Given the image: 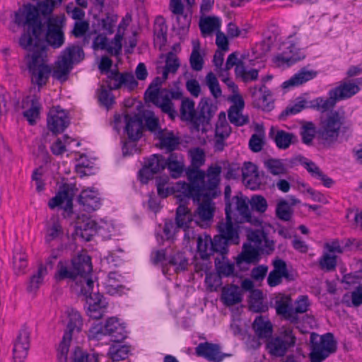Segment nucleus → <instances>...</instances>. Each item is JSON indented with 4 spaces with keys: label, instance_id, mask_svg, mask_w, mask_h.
Listing matches in <instances>:
<instances>
[{
    "label": "nucleus",
    "instance_id": "473e14b6",
    "mask_svg": "<svg viewBox=\"0 0 362 362\" xmlns=\"http://www.w3.org/2000/svg\"><path fill=\"white\" fill-rule=\"evenodd\" d=\"M168 26L163 17L158 16L156 18L153 32L154 42L160 49L165 45L167 41Z\"/></svg>",
    "mask_w": 362,
    "mask_h": 362
},
{
    "label": "nucleus",
    "instance_id": "aec40b11",
    "mask_svg": "<svg viewBox=\"0 0 362 362\" xmlns=\"http://www.w3.org/2000/svg\"><path fill=\"white\" fill-rule=\"evenodd\" d=\"M269 134L274 141L278 148L281 150L288 149L291 145L298 142V137L295 134L276 129L274 127L270 128Z\"/></svg>",
    "mask_w": 362,
    "mask_h": 362
},
{
    "label": "nucleus",
    "instance_id": "c9c22d12",
    "mask_svg": "<svg viewBox=\"0 0 362 362\" xmlns=\"http://www.w3.org/2000/svg\"><path fill=\"white\" fill-rule=\"evenodd\" d=\"M199 112L197 114V119L195 124L208 123L214 115L216 107L209 103L206 100H202L199 105Z\"/></svg>",
    "mask_w": 362,
    "mask_h": 362
},
{
    "label": "nucleus",
    "instance_id": "b1692460",
    "mask_svg": "<svg viewBox=\"0 0 362 362\" xmlns=\"http://www.w3.org/2000/svg\"><path fill=\"white\" fill-rule=\"evenodd\" d=\"M234 105L228 110V119L230 122L236 126H243L249 122L247 116L242 114L245 103L243 98L237 94L233 96Z\"/></svg>",
    "mask_w": 362,
    "mask_h": 362
},
{
    "label": "nucleus",
    "instance_id": "e2e57ef3",
    "mask_svg": "<svg viewBox=\"0 0 362 362\" xmlns=\"http://www.w3.org/2000/svg\"><path fill=\"white\" fill-rule=\"evenodd\" d=\"M250 206L252 210L259 213H264L268 207L266 199L261 195H254L250 200Z\"/></svg>",
    "mask_w": 362,
    "mask_h": 362
},
{
    "label": "nucleus",
    "instance_id": "5701e85b",
    "mask_svg": "<svg viewBox=\"0 0 362 362\" xmlns=\"http://www.w3.org/2000/svg\"><path fill=\"white\" fill-rule=\"evenodd\" d=\"M30 347V334L26 330L19 332L13 346V360L15 362H23L28 356Z\"/></svg>",
    "mask_w": 362,
    "mask_h": 362
},
{
    "label": "nucleus",
    "instance_id": "a211bd4d",
    "mask_svg": "<svg viewBox=\"0 0 362 362\" xmlns=\"http://www.w3.org/2000/svg\"><path fill=\"white\" fill-rule=\"evenodd\" d=\"M214 206L209 199L203 200L198 206L194 214V222L202 228L209 226L214 217Z\"/></svg>",
    "mask_w": 362,
    "mask_h": 362
},
{
    "label": "nucleus",
    "instance_id": "8fccbe9b",
    "mask_svg": "<svg viewBox=\"0 0 362 362\" xmlns=\"http://www.w3.org/2000/svg\"><path fill=\"white\" fill-rule=\"evenodd\" d=\"M221 21L217 17H206L199 22V28L203 34L206 36L210 35L216 30L219 29Z\"/></svg>",
    "mask_w": 362,
    "mask_h": 362
},
{
    "label": "nucleus",
    "instance_id": "864d4df0",
    "mask_svg": "<svg viewBox=\"0 0 362 362\" xmlns=\"http://www.w3.org/2000/svg\"><path fill=\"white\" fill-rule=\"evenodd\" d=\"M129 347L124 345L115 344L110 346L108 355L113 361H119L128 358Z\"/></svg>",
    "mask_w": 362,
    "mask_h": 362
},
{
    "label": "nucleus",
    "instance_id": "6e6552de",
    "mask_svg": "<svg viewBox=\"0 0 362 362\" xmlns=\"http://www.w3.org/2000/svg\"><path fill=\"white\" fill-rule=\"evenodd\" d=\"M86 286L83 285L80 289L81 293L84 296L89 304L87 313L90 317L95 320L103 317L105 306L102 303V296L99 293L98 287H95L93 279H85Z\"/></svg>",
    "mask_w": 362,
    "mask_h": 362
},
{
    "label": "nucleus",
    "instance_id": "338daca9",
    "mask_svg": "<svg viewBox=\"0 0 362 362\" xmlns=\"http://www.w3.org/2000/svg\"><path fill=\"white\" fill-rule=\"evenodd\" d=\"M349 296L345 295L343 298V302L346 303L348 306L352 305L354 307H358L362 304V287H357L354 291L351 292V303L348 300Z\"/></svg>",
    "mask_w": 362,
    "mask_h": 362
},
{
    "label": "nucleus",
    "instance_id": "c03bdc74",
    "mask_svg": "<svg viewBox=\"0 0 362 362\" xmlns=\"http://www.w3.org/2000/svg\"><path fill=\"white\" fill-rule=\"evenodd\" d=\"M360 90L358 85L352 83H344L333 89L334 93L339 100L348 98L355 95Z\"/></svg>",
    "mask_w": 362,
    "mask_h": 362
},
{
    "label": "nucleus",
    "instance_id": "412c9836",
    "mask_svg": "<svg viewBox=\"0 0 362 362\" xmlns=\"http://www.w3.org/2000/svg\"><path fill=\"white\" fill-rule=\"evenodd\" d=\"M195 353L198 356L204 357L209 361H218V362H221L224 357L230 356L222 354L218 344L209 342L200 343L196 347Z\"/></svg>",
    "mask_w": 362,
    "mask_h": 362
},
{
    "label": "nucleus",
    "instance_id": "4c0bfd02",
    "mask_svg": "<svg viewBox=\"0 0 362 362\" xmlns=\"http://www.w3.org/2000/svg\"><path fill=\"white\" fill-rule=\"evenodd\" d=\"M255 133L251 136L249 146L253 152H259L264 145L265 134L262 124H257L255 127Z\"/></svg>",
    "mask_w": 362,
    "mask_h": 362
},
{
    "label": "nucleus",
    "instance_id": "f8f14e48",
    "mask_svg": "<svg viewBox=\"0 0 362 362\" xmlns=\"http://www.w3.org/2000/svg\"><path fill=\"white\" fill-rule=\"evenodd\" d=\"M241 177L243 184L252 190L262 189L266 183V177L258 171L257 166L252 162H245L241 168Z\"/></svg>",
    "mask_w": 362,
    "mask_h": 362
},
{
    "label": "nucleus",
    "instance_id": "cd10ccee",
    "mask_svg": "<svg viewBox=\"0 0 362 362\" xmlns=\"http://www.w3.org/2000/svg\"><path fill=\"white\" fill-rule=\"evenodd\" d=\"M168 169L173 178H177L181 176L184 171L185 163L184 157L182 154L172 153L166 160Z\"/></svg>",
    "mask_w": 362,
    "mask_h": 362
},
{
    "label": "nucleus",
    "instance_id": "20e7f679",
    "mask_svg": "<svg viewBox=\"0 0 362 362\" xmlns=\"http://www.w3.org/2000/svg\"><path fill=\"white\" fill-rule=\"evenodd\" d=\"M62 322L66 323V329L57 350V359L58 362H67L68 348L73 336L81 331L83 320L77 310L68 308L62 316Z\"/></svg>",
    "mask_w": 362,
    "mask_h": 362
},
{
    "label": "nucleus",
    "instance_id": "2eb2a0df",
    "mask_svg": "<svg viewBox=\"0 0 362 362\" xmlns=\"http://www.w3.org/2000/svg\"><path fill=\"white\" fill-rule=\"evenodd\" d=\"M72 267L74 269L78 279L76 285L82 288L83 285L86 286L85 279H92L89 274L92 272V264L90 257L86 254H81L72 259Z\"/></svg>",
    "mask_w": 362,
    "mask_h": 362
},
{
    "label": "nucleus",
    "instance_id": "39448f33",
    "mask_svg": "<svg viewBox=\"0 0 362 362\" xmlns=\"http://www.w3.org/2000/svg\"><path fill=\"white\" fill-rule=\"evenodd\" d=\"M218 230L219 235L214 236L210 241L209 251L217 253V257L221 258L222 256L226 257L229 243H239V235L238 229L233 223L220 222Z\"/></svg>",
    "mask_w": 362,
    "mask_h": 362
},
{
    "label": "nucleus",
    "instance_id": "bb28decb",
    "mask_svg": "<svg viewBox=\"0 0 362 362\" xmlns=\"http://www.w3.org/2000/svg\"><path fill=\"white\" fill-rule=\"evenodd\" d=\"M105 331L110 340L114 342H121L127 337L124 327L115 317H110L107 320Z\"/></svg>",
    "mask_w": 362,
    "mask_h": 362
},
{
    "label": "nucleus",
    "instance_id": "4468645a",
    "mask_svg": "<svg viewBox=\"0 0 362 362\" xmlns=\"http://www.w3.org/2000/svg\"><path fill=\"white\" fill-rule=\"evenodd\" d=\"M295 339L292 331L286 329L281 336L272 339L267 344V348L272 355L282 356L288 348L294 345Z\"/></svg>",
    "mask_w": 362,
    "mask_h": 362
},
{
    "label": "nucleus",
    "instance_id": "774afa93",
    "mask_svg": "<svg viewBox=\"0 0 362 362\" xmlns=\"http://www.w3.org/2000/svg\"><path fill=\"white\" fill-rule=\"evenodd\" d=\"M320 265L322 269L327 271L334 269L337 265L336 256L329 253L324 254L320 259Z\"/></svg>",
    "mask_w": 362,
    "mask_h": 362
},
{
    "label": "nucleus",
    "instance_id": "4be33fe9",
    "mask_svg": "<svg viewBox=\"0 0 362 362\" xmlns=\"http://www.w3.org/2000/svg\"><path fill=\"white\" fill-rule=\"evenodd\" d=\"M274 308L278 315H282L292 322H297L298 318L294 315L291 298L289 296L278 294L274 298Z\"/></svg>",
    "mask_w": 362,
    "mask_h": 362
},
{
    "label": "nucleus",
    "instance_id": "393cba45",
    "mask_svg": "<svg viewBox=\"0 0 362 362\" xmlns=\"http://www.w3.org/2000/svg\"><path fill=\"white\" fill-rule=\"evenodd\" d=\"M23 116L30 125L36 123L40 117V104L36 95L28 96L23 100Z\"/></svg>",
    "mask_w": 362,
    "mask_h": 362
},
{
    "label": "nucleus",
    "instance_id": "bf43d9fd",
    "mask_svg": "<svg viewBox=\"0 0 362 362\" xmlns=\"http://www.w3.org/2000/svg\"><path fill=\"white\" fill-rule=\"evenodd\" d=\"M315 124L312 122H305L300 128V135L304 144L310 145L317 134Z\"/></svg>",
    "mask_w": 362,
    "mask_h": 362
},
{
    "label": "nucleus",
    "instance_id": "680f3d73",
    "mask_svg": "<svg viewBox=\"0 0 362 362\" xmlns=\"http://www.w3.org/2000/svg\"><path fill=\"white\" fill-rule=\"evenodd\" d=\"M329 98L327 99L320 98L316 100L317 107L322 111H327L332 108L335 105L337 100H339L337 96L334 93L333 90L329 91Z\"/></svg>",
    "mask_w": 362,
    "mask_h": 362
},
{
    "label": "nucleus",
    "instance_id": "69168bd1",
    "mask_svg": "<svg viewBox=\"0 0 362 362\" xmlns=\"http://www.w3.org/2000/svg\"><path fill=\"white\" fill-rule=\"evenodd\" d=\"M166 250L155 251L151 255V261L154 264H161L163 272L165 273V267H168V257Z\"/></svg>",
    "mask_w": 362,
    "mask_h": 362
},
{
    "label": "nucleus",
    "instance_id": "c756f323",
    "mask_svg": "<svg viewBox=\"0 0 362 362\" xmlns=\"http://www.w3.org/2000/svg\"><path fill=\"white\" fill-rule=\"evenodd\" d=\"M180 100H182L180 108V119L196 123L197 112L194 107V102L189 98L182 97Z\"/></svg>",
    "mask_w": 362,
    "mask_h": 362
},
{
    "label": "nucleus",
    "instance_id": "f03ea898",
    "mask_svg": "<svg viewBox=\"0 0 362 362\" xmlns=\"http://www.w3.org/2000/svg\"><path fill=\"white\" fill-rule=\"evenodd\" d=\"M222 168L218 164L210 165L206 172L190 170L188 173L189 183L184 182L182 189L192 197L194 201L200 202L207 191L215 189L220 184Z\"/></svg>",
    "mask_w": 362,
    "mask_h": 362
},
{
    "label": "nucleus",
    "instance_id": "9d476101",
    "mask_svg": "<svg viewBox=\"0 0 362 362\" xmlns=\"http://www.w3.org/2000/svg\"><path fill=\"white\" fill-rule=\"evenodd\" d=\"M312 351L310 353L311 362H322L331 353L335 351V342L332 334L327 333L320 336L312 333L310 335Z\"/></svg>",
    "mask_w": 362,
    "mask_h": 362
},
{
    "label": "nucleus",
    "instance_id": "603ef678",
    "mask_svg": "<svg viewBox=\"0 0 362 362\" xmlns=\"http://www.w3.org/2000/svg\"><path fill=\"white\" fill-rule=\"evenodd\" d=\"M51 221V225L47 227L45 236L47 243H50L52 241L60 238L63 235L62 227L59 221V218L54 217L52 218Z\"/></svg>",
    "mask_w": 362,
    "mask_h": 362
},
{
    "label": "nucleus",
    "instance_id": "7c9ffc66",
    "mask_svg": "<svg viewBox=\"0 0 362 362\" xmlns=\"http://www.w3.org/2000/svg\"><path fill=\"white\" fill-rule=\"evenodd\" d=\"M259 248L251 245L244 244L243 252L236 258V265L240 269L243 264H248L256 262L259 255Z\"/></svg>",
    "mask_w": 362,
    "mask_h": 362
},
{
    "label": "nucleus",
    "instance_id": "37998d69",
    "mask_svg": "<svg viewBox=\"0 0 362 362\" xmlns=\"http://www.w3.org/2000/svg\"><path fill=\"white\" fill-rule=\"evenodd\" d=\"M187 259L182 252H177L168 257V266L173 267L175 272L187 269Z\"/></svg>",
    "mask_w": 362,
    "mask_h": 362
},
{
    "label": "nucleus",
    "instance_id": "49530a36",
    "mask_svg": "<svg viewBox=\"0 0 362 362\" xmlns=\"http://www.w3.org/2000/svg\"><path fill=\"white\" fill-rule=\"evenodd\" d=\"M48 205L51 209L56 206L64 207L66 209L70 208L72 203L69 192L65 189L59 191L54 197L49 200Z\"/></svg>",
    "mask_w": 362,
    "mask_h": 362
},
{
    "label": "nucleus",
    "instance_id": "a18cd8bd",
    "mask_svg": "<svg viewBox=\"0 0 362 362\" xmlns=\"http://www.w3.org/2000/svg\"><path fill=\"white\" fill-rule=\"evenodd\" d=\"M47 274V269L40 264L36 273L30 279L28 291L30 293H35L43 282L44 277Z\"/></svg>",
    "mask_w": 362,
    "mask_h": 362
},
{
    "label": "nucleus",
    "instance_id": "6ab92c4d",
    "mask_svg": "<svg viewBox=\"0 0 362 362\" xmlns=\"http://www.w3.org/2000/svg\"><path fill=\"white\" fill-rule=\"evenodd\" d=\"M69 118L64 110L53 107L47 117L48 129L54 134L62 132L69 125Z\"/></svg>",
    "mask_w": 362,
    "mask_h": 362
},
{
    "label": "nucleus",
    "instance_id": "c85d7f7f",
    "mask_svg": "<svg viewBox=\"0 0 362 362\" xmlns=\"http://www.w3.org/2000/svg\"><path fill=\"white\" fill-rule=\"evenodd\" d=\"M215 267L219 279L238 276L235 264L230 262L226 257L222 256L221 258L216 257L215 258Z\"/></svg>",
    "mask_w": 362,
    "mask_h": 362
},
{
    "label": "nucleus",
    "instance_id": "f3484780",
    "mask_svg": "<svg viewBox=\"0 0 362 362\" xmlns=\"http://www.w3.org/2000/svg\"><path fill=\"white\" fill-rule=\"evenodd\" d=\"M250 93L252 98L253 105L264 111H270L274 105L271 92L267 89L264 85L259 88L253 87L250 88Z\"/></svg>",
    "mask_w": 362,
    "mask_h": 362
},
{
    "label": "nucleus",
    "instance_id": "5fc2aeb1",
    "mask_svg": "<svg viewBox=\"0 0 362 362\" xmlns=\"http://www.w3.org/2000/svg\"><path fill=\"white\" fill-rule=\"evenodd\" d=\"M235 75L240 77L244 82L247 83L249 81L257 80L259 71L255 69L247 70L244 64H239L235 69Z\"/></svg>",
    "mask_w": 362,
    "mask_h": 362
},
{
    "label": "nucleus",
    "instance_id": "ea45409f",
    "mask_svg": "<svg viewBox=\"0 0 362 362\" xmlns=\"http://www.w3.org/2000/svg\"><path fill=\"white\" fill-rule=\"evenodd\" d=\"M231 132V129L226 120L225 113L220 114L219 119L216 127V136L218 138L216 146L222 144L223 139L227 138Z\"/></svg>",
    "mask_w": 362,
    "mask_h": 362
},
{
    "label": "nucleus",
    "instance_id": "0e129e2a",
    "mask_svg": "<svg viewBox=\"0 0 362 362\" xmlns=\"http://www.w3.org/2000/svg\"><path fill=\"white\" fill-rule=\"evenodd\" d=\"M122 74L117 71H111L107 76L106 81L107 87L110 90L118 89L122 87Z\"/></svg>",
    "mask_w": 362,
    "mask_h": 362
},
{
    "label": "nucleus",
    "instance_id": "de8ad7c7",
    "mask_svg": "<svg viewBox=\"0 0 362 362\" xmlns=\"http://www.w3.org/2000/svg\"><path fill=\"white\" fill-rule=\"evenodd\" d=\"M159 140L161 148H165L168 151H172L176 148L179 144V139L176 137L173 132H160Z\"/></svg>",
    "mask_w": 362,
    "mask_h": 362
},
{
    "label": "nucleus",
    "instance_id": "72a5a7b5",
    "mask_svg": "<svg viewBox=\"0 0 362 362\" xmlns=\"http://www.w3.org/2000/svg\"><path fill=\"white\" fill-rule=\"evenodd\" d=\"M252 327L259 339H268L272 336V325L262 316H259L255 320Z\"/></svg>",
    "mask_w": 362,
    "mask_h": 362
},
{
    "label": "nucleus",
    "instance_id": "0eeeda50",
    "mask_svg": "<svg viewBox=\"0 0 362 362\" xmlns=\"http://www.w3.org/2000/svg\"><path fill=\"white\" fill-rule=\"evenodd\" d=\"M84 57L83 49L78 46L66 47L61 54L53 69L52 76L61 81L66 80L74 63H78Z\"/></svg>",
    "mask_w": 362,
    "mask_h": 362
},
{
    "label": "nucleus",
    "instance_id": "423d86ee",
    "mask_svg": "<svg viewBox=\"0 0 362 362\" xmlns=\"http://www.w3.org/2000/svg\"><path fill=\"white\" fill-rule=\"evenodd\" d=\"M226 221L233 223L232 220L237 221L238 216L240 222H247L254 226H259L261 221L259 218L251 214L247 204V198L239 192L233 197L231 201L226 203Z\"/></svg>",
    "mask_w": 362,
    "mask_h": 362
},
{
    "label": "nucleus",
    "instance_id": "052dcab7",
    "mask_svg": "<svg viewBox=\"0 0 362 362\" xmlns=\"http://www.w3.org/2000/svg\"><path fill=\"white\" fill-rule=\"evenodd\" d=\"M205 81L212 95L215 98H219L222 92L216 75L211 71L208 73L206 76Z\"/></svg>",
    "mask_w": 362,
    "mask_h": 362
},
{
    "label": "nucleus",
    "instance_id": "79ce46f5",
    "mask_svg": "<svg viewBox=\"0 0 362 362\" xmlns=\"http://www.w3.org/2000/svg\"><path fill=\"white\" fill-rule=\"evenodd\" d=\"M169 8L171 12L177 16V21L180 22L181 19H184L182 24V28H186L190 24V19L187 14L184 13V5L182 0H170Z\"/></svg>",
    "mask_w": 362,
    "mask_h": 362
},
{
    "label": "nucleus",
    "instance_id": "9b49d317",
    "mask_svg": "<svg viewBox=\"0 0 362 362\" xmlns=\"http://www.w3.org/2000/svg\"><path fill=\"white\" fill-rule=\"evenodd\" d=\"M64 16H52L47 21L45 40L53 48H59L64 43Z\"/></svg>",
    "mask_w": 362,
    "mask_h": 362
},
{
    "label": "nucleus",
    "instance_id": "a878e982",
    "mask_svg": "<svg viewBox=\"0 0 362 362\" xmlns=\"http://www.w3.org/2000/svg\"><path fill=\"white\" fill-rule=\"evenodd\" d=\"M98 195V192L93 188L83 189L78 201L85 211L91 212L98 209L100 205V199Z\"/></svg>",
    "mask_w": 362,
    "mask_h": 362
},
{
    "label": "nucleus",
    "instance_id": "a19ab883",
    "mask_svg": "<svg viewBox=\"0 0 362 362\" xmlns=\"http://www.w3.org/2000/svg\"><path fill=\"white\" fill-rule=\"evenodd\" d=\"M189 154L191 158V165L186 170L187 177L190 170H201L199 168L203 165L205 162L204 151L199 148L191 149L189 151Z\"/></svg>",
    "mask_w": 362,
    "mask_h": 362
},
{
    "label": "nucleus",
    "instance_id": "2f4dec72",
    "mask_svg": "<svg viewBox=\"0 0 362 362\" xmlns=\"http://www.w3.org/2000/svg\"><path fill=\"white\" fill-rule=\"evenodd\" d=\"M221 300L227 306H232L242 301L241 292L236 286L223 287L222 290Z\"/></svg>",
    "mask_w": 362,
    "mask_h": 362
},
{
    "label": "nucleus",
    "instance_id": "f257e3e1",
    "mask_svg": "<svg viewBox=\"0 0 362 362\" xmlns=\"http://www.w3.org/2000/svg\"><path fill=\"white\" fill-rule=\"evenodd\" d=\"M55 6L57 5L52 1L45 0L38 4L37 8L30 4L25 5L14 14V23L23 27L25 31L20 37L19 44L29 51L25 57V62L32 83L39 87L47 83L52 71L50 66L46 64L45 47L37 44V40L42 30L40 13L43 16L49 15Z\"/></svg>",
    "mask_w": 362,
    "mask_h": 362
},
{
    "label": "nucleus",
    "instance_id": "7ed1b4c3",
    "mask_svg": "<svg viewBox=\"0 0 362 362\" xmlns=\"http://www.w3.org/2000/svg\"><path fill=\"white\" fill-rule=\"evenodd\" d=\"M163 79L156 77L151 82L146 90L145 97L150 102L160 108L163 112L167 114L171 119L177 116V112L172 100H179L182 98V93L177 90H160Z\"/></svg>",
    "mask_w": 362,
    "mask_h": 362
},
{
    "label": "nucleus",
    "instance_id": "13d9d810",
    "mask_svg": "<svg viewBox=\"0 0 362 362\" xmlns=\"http://www.w3.org/2000/svg\"><path fill=\"white\" fill-rule=\"evenodd\" d=\"M305 165L307 170L313 176L320 179L325 187H329L332 186L333 180L327 177L313 162H307Z\"/></svg>",
    "mask_w": 362,
    "mask_h": 362
},
{
    "label": "nucleus",
    "instance_id": "6e6d98bb",
    "mask_svg": "<svg viewBox=\"0 0 362 362\" xmlns=\"http://www.w3.org/2000/svg\"><path fill=\"white\" fill-rule=\"evenodd\" d=\"M55 278L58 281L65 279H73L76 281L78 279L72 266L69 267L62 262H59L57 264V271L55 274Z\"/></svg>",
    "mask_w": 362,
    "mask_h": 362
},
{
    "label": "nucleus",
    "instance_id": "e433bc0d",
    "mask_svg": "<svg viewBox=\"0 0 362 362\" xmlns=\"http://www.w3.org/2000/svg\"><path fill=\"white\" fill-rule=\"evenodd\" d=\"M316 76V72L302 69L299 72L293 75L289 80L283 83L284 88L300 86Z\"/></svg>",
    "mask_w": 362,
    "mask_h": 362
},
{
    "label": "nucleus",
    "instance_id": "1a4fd4ad",
    "mask_svg": "<svg viewBox=\"0 0 362 362\" xmlns=\"http://www.w3.org/2000/svg\"><path fill=\"white\" fill-rule=\"evenodd\" d=\"M341 125L342 122L339 113L330 112L327 117L321 119L317 132L318 138L325 144L330 145L334 143L338 139Z\"/></svg>",
    "mask_w": 362,
    "mask_h": 362
},
{
    "label": "nucleus",
    "instance_id": "f704fd0d",
    "mask_svg": "<svg viewBox=\"0 0 362 362\" xmlns=\"http://www.w3.org/2000/svg\"><path fill=\"white\" fill-rule=\"evenodd\" d=\"M125 130L129 139H140L142 135V122L137 117L125 116Z\"/></svg>",
    "mask_w": 362,
    "mask_h": 362
},
{
    "label": "nucleus",
    "instance_id": "3c124183",
    "mask_svg": "<svg viewBox=\"0 0 362 362\" xmlns=\"http://www.w3.org/2000/svg\"><path fill=\"white\" fill-rule=\"evenodd\" d=\"M247 236L250 242L248 245L259 249H262L264 246V243L266 242V234L262 228L249 230H247Z\"/></svg>",
    "mask_w": 362,
    "mask_h": 362
},
{
    "label": "nucleus",
    "instance_id": "dca6fc26",
    "mask_svg": "<svg viewBox=\"0 0 362 362\" xmlns=\"http://www.w3.org/2000/svg\"><path fill=\"white\" fill-rule=\"evenodd\" d=\"M167 162L162 155L153 154L146 158L143 169L140 171L141 181L146 182L151 175L164 170Z\"/></svg>",
    "mask_w": 362,
    "mask_h": 362
},
{
    "label": "nucleus",
    "instance_id": "4d7b16f0",
    "mask_svg": "<svg viewBox=\"0 0 362 362\" xmlns=\"http://www.w3.org/2000/svg\"><path fill=\"white\" fill-rule=\"evenodd\" d=\"M264 165L274 175H284L287 171L285 165L279 159H269L264 161Z\"/></svg>",
    "mask_w": 362,
    "mask_h": 362
},
{
    "label": "nucleus",
    "instance_id": "ddd939ff",
    "mask_svg": "<svg viewBox=\"0 0 362 362\" xmlns=\"http://www.w3.org/2000/svg\"><path fill=\"white\" fill-rule=\"evenodd\" d=\"M175 197L176 203L179 204L176 210V228L185 230L194 221V214L187 206L192 197L182 190V193L177 194Z\"/></svg>",
    "mask_w": 362,
    "mask_h": 362
},
{
    "label": "nucleus",
    "instance_id": "58836bf2",
    "mask_svg": "<svg viewBox=\"0 0 362 362\" xmlns=\"http://www.w3.org/2000/svg\"><path fill=\"white\" fill-rule=\"evenodd\" d=\"M275 214L279 220L288 222L292 219L293 209L287 200L281 199L276 202Z\"/></svg>",
    "mask_w": 362,
    "mask_h": 362
},
{
    "label": "nucleus",
    "instance_id": "09e8293b",
    "mask_svg": "<svg viewBox=\"0 0 362 362\" xmlns=\"http://www.w3.org/2000/svg\"><path fill=\"white\" fill-rule=\"evenodd\" d=\"M200 45L199 41H193V49L189 57L191 68L197 71L203 69L204 59L199 52Z\"/></svg>",
    "mask_w": 362,
    "mask_h": 362
}]
</instances>
